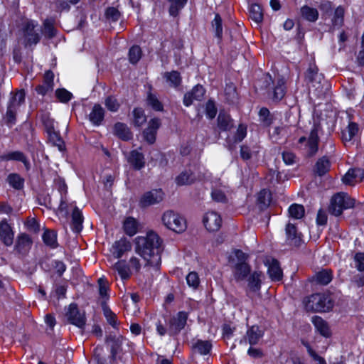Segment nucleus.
I'll return each mask as SVG.
<instances>
[{
    "mask_svg": "<svg viewBox=\"0 0 364 364\" xmlns=\"http://www.w3.org/2000/svg\"><path fill=\"white\" fill-rule=\"evenodd\" d=\"M105 111L100 104H95L88 117L92 124L99 127L105 119Z\"/></svg>",
    "mask_w": 364,
    "mask_h": 364,
    "instance_id": "nucleus-24",
    "label": "nucleus"
},
{
    "mask_svg": "<svg viewBox=\"0 0 364 364\" xmlns=\"http://www.w3.org/2000/svg\"><path fill=\"white\" fill-rule=\"evenodd\" d=\"M203 223L209 232H217L222 225V218L215 211H208L203 218Z\"/></svg>",
    "mask_w": 364,
    "mask_h": 364,
    "instance_id": "nucleus-15",
    "label": "nucleus"
},
{
    "mask_svg": "<svg viewBox=\"0 0 364 364\" xmlns=\"http://www.w3.org/2000/svg\"><path fill=\"white\" fill-rule=\"evenodd\" d=\"M307 311L327 313L333 310L335 301L330 294L326 292L314 293L307 296L304 301Z\"/></svg>",
    "mask_w": 364,
    "mask_h": 364,
    "instance_id": "nucleus-3",
    "label": "nucleus"
},
{
    "mask_svg": "<svg viewBox=\"0 0 364 364\" xmlns=\"http://www.w3.org/2000/svg\"><path fill=\"white\" fill-rule=\"evenodd\" d=\"M132 247L131 242L127 237H122L113 243L111 252L114 258L120 259L126 252L131 251Z\"/></svg>",
    "mask_w": 364,
    "mask_h": 364,
    "instance_id": "nucleus-16",
    "label": "nucleus"
},
{
    "mask_svg": "<svg viewBox=\"0 0 364 364\" xmlns=\"http://www.w3.org/2000/svg\"><path fill=\"white\" fill-rule=\"evenodd\" d=\"M41 122L46 133L55 130L54 120L48 114L42 115Z\"/></svg>",
    "mask_w": 364,
    "mask_h": 364,
    "instance_id": "nucleus-60",
    "label": "nucleus"
},
{
    "mask_svg": "<svg viewBox=\"0 0 364 364\" xmlns=\"http://www.w3.org/2000/svg\"><path fill=\"white\" fill-rule=\"evenodd\" d=\"M188 318L189 312L179 311L166 318L164 323L161 320H158L156 323V333L160 336H164L166 334L173 338L178 336L187 325Z\"/></svg>",
    "mask_w": 364,
    "mask_h": 364,
    "instance_id": "nucleus-2",
    "label": "nucleus"
},
{
    "mask_svg": "<svg viewBox=\"0 0 364 364\" xmlns=\"http://www.w3.org/2000/svg\"><path fill=\"white\" fill-rule=\"evenodd\" d=\"M114 134L124 141H128L133 137L132 132L125 123L116 122L113 127Z\"/></svg>",
    "mask_w": 364,
    "mask_h": 364,
    "instance_id": "nucleus-25",
    "label": "nucleus"
},
{
    "mask_svg": "<svg viewBox=\"0 0 364 364\" xmlns=\"http://www.w3.org/2000/svg\"><path fill=\"white\" fill-rule=\"evenodd\" d=\"M319 141L318 125L314 124L308 139H306V136H302L298 139V143L302 144L306 142V146L307 148L306 156L308 158H312L318 151Z\"/></svg>",
    "mask_w": 364,
    "mask_h": 364,
    "instance_id": "nucleus-9",
    "label": "nucleus"
},
{
    "mask_svg": "<svg viewBox=\"0 0 364 364\" xmlns=\"http://www.w3.org/2000/svg\"><path fill=\"white\" fill-rule=\"evenodd\" d=\"M55 20L46 18L43 21V32L46 38L51 39L57 34V29L54 26Z\"/></svg>",
    "mask_w": 364,
    "mask_h": 364,
    "instance_id": "nucleus-49",
    "label": "nucleus"
},
{
    "mask_svg": "<svg viewBox=\"0 0 364 364\" xmlns=\"http://www.w3.org/2000/svg\"><path fill=\"white\" fill-rule=\"evenodd\" d=\"M32 244V240L31 237L26 234V233H21L20 234L18 237L16 242V248L18 249L21 247H24L26 245H29Z\"/></svg>",
    "mask_w": 364,
    "mask_h": 364,
    "instance_id": "nucleus-62",
    "label": "nucleus"
},
{
    "mask_svg": "<svg viewBox=\"0 0 364 364\" xmlns=\"http://www.w3.org/2000/svg\"><path fill=\"white\" fill-rule=\"evenodd\" d=\"M211 27L215 33V37L218 39V43H220L223 41V19L220 14H215V17L211 21Z\"/></svg>",
    "mask_w": 364,
    "mask_h": 364,
    "instance_id": "nucleus-33",
    "label": "nucleus"
},
{
    "mask_svg": "<svg viewBox=\"0 0 364 364\" xmlns=\"http://www.w3.org/2000/svg\"><path fill=\"white\" fill-rule=\"evenodd\" d=\"M146 102L148 106H149L155 112H164V106L163 103L159 100L156 94L152 93L151 91L147 92Z\"/></svg>",
    "mask_w": 364,
    "mask_h": 364,
    "instance_id": "nucleus-41",
    "label": "nucleus"
},
{
    "mask_svg": "<svg viewBox=\"0 0 364 364\" xmlns=\"http://www.w3.org/2000/svg\"><path fill=\"white\" fill-rule=\"evenodd\" d=\"M359 126L355 122H349L346 130L341 132V138L344 141H351L358 133Z\"/></svg>",
    "mask_w": 364,
    "mask_h": 364,
    "instance_id": "nucleus-38",
    "label": "nucleus"
},
{
    "mask_svg": "<svg viewBox=\"0 0 364 364\" xmlns=\"http://www.w3.org/2000/svg\"><path fill=\"white\" fill-rule=\"evenodd\" d=\"M114 269L117 272L122 280H128L132 275L130 269L127 265L126 260L119 259L113 266Z\"/></svg>",
    "mask_w": 364,
    "mask_h": 364,
    "instance_id": "nucleus-35",
    "label": "nucleus"
},
{
    "mask_svg": "<svg viewBox=\"0 0 364 364\" xmlns=\"http://www.w3.org/2000/svg\"><path fill=\"white\" fill-rule=\"evenodd\" d=\"M7 182L15 190H21L24 187L25 180L18 173H11L7 176Z\"/></svg>",
    "mask_w": 364,
    "mask_h": 364,
    "instance_id": "nucleus-43",
    "label": "nucleus"
},
{
    "mask_svg": "<svg viewBox=\"0 0 364 364\" xmlns=\"http://www.w3.org/2000/svg\"><path fill=\"white\" fill-rule=\"evenodd\" d=\"M48 140L55 146H57L60 151H64L66 149L65 144L59 132L53 130L47 132Z\"/></svg>",
    "mask_w": 364,
    "mask_h": 364,
    "instance_id": "nucleus-36",
    "label": "nucleus"
},
{
    "mask_svg": "<svg viewBox=\"0 0 364 364\" xmlns=\"http://www.w3.org/2000/svg\"><path fill=\"white\" fill-rule=\"evenodd\" d=\"M196 101H202L206 93V90L201 84L194 85L189 91Z\"/></svg>",
    "mask_w": 364,
    "mask_h": 364,
    "instance_id": "nucleus-57",
    "label": "nucleus"
},
{
    "mask_svg": "<svg viewBox=\"0 0 364 364\" xmlns=\"http://www.w3.org/2000/svg\"><path fill=\"white\" fill-rule=\"evenodd\" d=\"M42 240L45 245L50 249L54 250L59 246L58 242V234L55 230L45 228L42 235Z\"/></svg>",
    "mask_w": 364,
    "mask_h": 364,
    "instance_id": "nucleus-28",
    "label": "nucleus"
},
{
    "mask_svg": "<svg viewBox=\"0 0 364 364\" xmlns=\"http://www.w3.org/2000/svg\"><path fill=\"white\" fill-rule=\"evenodd\" d=\"M9 161L21 162L26 171L31 170V162L26 155L21 151H12L0 155V161Z\"/></svg>",
    "mask_w": 364,
    "mask_h": 364,
    "instance_id": "nucleus-17",
    "label": "nucleus"
},
{
    "mask_svg": "<svg viewBox=\"0 0 364 364\" xmlns=\"http://www.w3.org/2000/svg\"><path fill=\"white\" fill-rule=\"evenodd\" d=\"M247 136V127L242 124H239L236 132L233 136L232 144H229L230 149H232L235 144L241 142Z\"/></svg>",
    "mask_w": 364,
    "mask_h": 364,
    "instance_id": "nucleus-50",
    "label": "nucleus"
},
{
    "mask_svg": "<svg viewBox=\"0 0 364 364\" xmlns=\"http://www.w3.org/2000/svg\"><path fill=\"white\" fill-rule=\"evenodd\" d=\"M345 9L342 6L336 8L331 23L333 27L341 28L344 23Z\"/></svg>",
    "mask_w": 364,
    "mask_h": 364,
    "instance_id": "nucleus-44",
    "label": "nucleus"
},
{
    "mask_svg": "<svg viewBox=\"0 0 364 364\" xmlns=\"http://www.w3.org/2000/svg\"><path fill=\"white\" fill-rule=\"evenodd\" d=\"M133 125L139 128L144 125L147 120L144 109L142 107H134L132 110Z\"/></svg>",
    "mask_w": 364,
    "mask_h": 364,
    "instance_id": "nucleus-40",
    "label": "nucleus"
},
{
    "mask_svg": "<svg viewBox=\"0 0 364 364\" xmlns=\"http://www.w3.org/2000/svg\"><path fill=\"white\" fill-rule=\"evenodd\" d=\"M264 331L260 329L258 325L247 326L246 334L240 340L239 343L255 346L258 344L259 340L264 336Z\"/></svg>",
    "mask_w": 364,
    "mask_h": 364,
    "instance_id": "nucleus-14",
    "label": "nucleus"
},
{
    "mask_svg": "<svg viewBox=\"0 0 364 364\" xmlns=\"http://www.w3.org/2000/svg\"><path fill=\"white\" fill-rule=\"evenodd\" d=\"M124 339V338L122 335L116 336L109 334L106 336L105 342L110 346V354L108 358L111 363H116L117 360H122V355H120V353L123 351Z\"/></svg>",
    "mask_w": 364,
    "mask_h": 364,
    "instance_id": "nucleus-10",
    "label": "nucleus"
},
{
    "mask_svg": "<svg viewBox=\"0 0 364 364\" xmlns=\"http://www.w3.org/2000/svg\"><path fill=\"white\" fill-rule=\"evenodd\" d=\"M104 316L107 323L114 329H118L119 322L117 315L109 308H103Z\"/></svg>",
    "mask_w": 364,
    "mask_h": 364,
    "instance_id": "nucleus-54",
    "label": "nucleus"
},
{
    "mask_svg": "<svg viewBox=\"0 0 364 364\" xmlns=\"http://www.w3.org/2000/svg\"><path fill=\"white\" fill-rule=\"evenodd\" d=\"M142 57V50L138 45H133L129 49L128 59L131 64L136 65Z\"/></svg>",
    "mask_w": 364,
    "mask_h": 364,
    "instance_id": "nucleus-45",
    "label": "nucleus"
},
{
    "mask_svg": "<svg viewBox=\"0 0 364 364\" xmlns=\"http://www.w3.org/2000/svg\"><path fill=\"white\" fill-rule=\"evenodd\" d=\"M333 278V271L331 269H322L317 272L314 276L316 283L322 286H326L330 284Z\"/></svg>",
    "mask_w": 364,
    "mask_h": 364,
    "instance_id": "nucleus-30",
    "label": "nucleus"
},
{
    "mask_svg": "<svg viewBox=\"0 0 364 364\" xmlns=\"http://www.w3.org/2000/svg\"><path fill=\"white\" fill-rule=\"evenodd\" d=\"M269 81L266 80L265 85L267 97L274 103L280 102L287 92V81L282 75L273 79L268 73Z\"/></svg>",
    "mask_w": 364,
    "mask_h": 364,
    "instance_id": "nucleus-4",
    "label": "nucleus"
},
{
    "mask_svg": "<svg viewBox=\"0 0 364 364\" xmlns=\"http://www.w3.org/2000/svg\"><path fill=\"white\" fill-rule=\"evenodd\" d=\"M300 12L301 16L309 22H316L318 18V12L317 9L308 5L301 6Z\"/></svg>",
    "mask_w": 364,
    "mask_h": 364,
    "instance_id": "nucleus-42",
    "label": "nucleus"
},
{
    "mask_svg": "<svg viewBox=\"0 0 364 364\" xmlns=\"http://www.w3.org/2000/svg\"><path fill=\"white\" fill-rule=\"evenodd\" d=\"M139 223L134 217H127L123 222L122 228L124 232L129 237L135 235L139 231Z\"/></svg>",
    "mask_w": 364,
    "mask_h": 364,
    "instance_id": "nucleus-29",
    "label": "nucleus"
},
{
    "mask_svg": "<svg viewBox=\"0 0 364 364\" xmlns=\"http://www.w3.org/2000/svg\"><path fill=\"white\" fill-rule=\"evenodd\" d=\"M105 105L112 112H117L120 108V104L114 95H109L105 98Z\"/></svg>",
    "mask_w": 364,
    "mask_h": 364,
    "instance_id": "nucleus-55",
    "label": "nucleus"
},
{
    "mask_svg": "<svg viewBox=\"0 0 364 364\" xmlns=\"http://www.w3.org/2000/svg\"><path fill=\"white\" fill-rule=\"evenodd\" d=\"M164 192L161 188L152 189L144 193L139 200V206L144 209L161 202L164 199Z\"/></svg>",
    "mask_w": 364,
    "mask_h": 364,
    "instance_id": "nucleus-11",
    "label": "nucleus"
},
{
    "mask_svg": "<svg viewBox=\"0 0 364 364\" xmlns=\"http://www.w3.org/2000/svg\"><path fill=\"white\" fill-rule=\"evenodd\" d=\"M127 161L135 171H140L146 165L144 154L136 149L132 150L129 152Z\"/></svg>",
    "mask_w": 364,
    "mask_h": 364,
    "instance_id": "nucleus-21",
    "label": "nucleus"
},
{
    "mask_svg": "<svg viewBox=\"0 0 364 364\" xmlns=\"http://www.w3.org/2000/svg\"><path fill=\"white\" fill-rule=\"evenodd\" d=\"M354 205V199L346 193L339 192L331 197L328 210L331 215L338 217L341 215L345 210L352 208Z\"/></svg>",
    "mask_w": 364,
    "mask_h": 364,
    "instance_id": "nucleus-5",
    "label": "nucleus"
},
{
    "mask_svg": "<svg viewBox=\"0 0 364 364\" xmlns=\"http://www.w3.org/2000/svg\"><path fill=\"white\" fill-rule=\"evenodd\" d=\"M311 322L314 326L316 331L324 338H330L332 335L328 323L322 317L319 316H314Z\"/></svg>",
    "mask_w": 364,
    "mask_h": 364,
    "instance_id": "nucleus-22",
    "label": "nucleus"
},
{
    "mask_svg": "<svg viewBox=\"0 0 364 364\" xmlns=\"http://www.w3.org/2000/svg\"><path fill=\"white\" fill-rule=\"evenodd\" d=\"M105 14L107 18H110L113 21H117L121 16L119 11L113 6L107 7Z\"/></svg>",
    "mask_w": 364,
    "mask_h": 364,
    "instance_id": "nucleus-64",
    "label": "nucleus"
},
{
    "mask_svg": "<svg viewBox=\"0 0 364 364\" xmlns=\"http://www.w3.org/2000/svg\"><path fill=\"white\" fill-rule=\"evenodd\" d=\"M304 78L306 82L311 83L313 86H315L314 83L321 84V82L324 80V75L322 73H318V67L314 65L309 66L306 70Z\"/></svg>",
    "mask_w": 364,
    "mask_h": 364,
    "instance_id": "nucleus-26",
    "label": "nucleus"
},
{
    "mask_svg": "<svg viewBox=\"0 0 364 364\" xmlns=\"http://www.w3.org/2000/svg\"><path fill=\"white\" fill-rule=\"evenodd\" d=\"M191 174L186 171L180 173L176 178V183L178 186H183L191 183Z\"/></svg>",
    "mask_w": 364,
    "mask_h": 364,
    "instance_id": "nucleus-63",
    "label": "nucleus"
},
{
    "mask_svg": "<svg viewBox=\"0 0 364 364\" xmlns=\"http://www.w3.org/2000/svg\"><path fill=\"white\" fill-rule=\"evenodd\" d=\"M213 350V343L210 340L197 339L193 341L191 346V351L193 355L208 356L205 360L208 363L209 356Z\"/></svg>",
    "mask_w": 364,
    "mask_h": 364,
    "instance_id": "nucleus-13",
    "label": "nucleus"
},
{
    "mask_svg": "<svg viewBox=\"0 0 364 364\" xmlns=\"http://www.w3.org/2000/svg\"><path fill=\"white\" fill-rule=\"evenodd\" d=\"M218 127L221 132H228L233 127L232 119L225 112H220L217 119Z\"/></svg>",
    "mask_w": 364,
    "mask_h": 364,
    "instance_id": "nucleus-34",
    "label": "nucleus"
},
{
    "mask_svg": "<svg viewBox=\"0 0 364 364\" xmlns=\"http://www.w3.org/2000/svg\"><path fill=\"white\" fill-rule=\"evenodd\" d=\"M55 95L60 102L64 104L70 102L73 97V93L65 88L56 89L55 91Z\"/></svg>",
    "mask_w": 364,
    "mask_h": 364,
    "instance_id": "nucleus-51",
    "label": "nucleus"
},
{
    "mask_svg": "<svg viewBox=\"0 0 364 364\" xmlns=\"http://www.w3.org/2000/svg\"><path fill=\"white\" fill-rule=\"evenodd\" d=\"M282 158L284 163L287 166H291L294 164L296 162V156L294 153L289 151H284L282 153Z\"/></svg>",
    "mask_w": 364,
    "mask_h": 364,
    "instance_id": "nucleus-61",
    "label": "nucleus"
},
{
    "mask_svg": "<svg viewBox=\"0 0 364 364\" xmlns=\"http://www.w3.org/2000/svg\"><path fill=\"white\" fill-rule=\"evenodd\" d=\"M262 272L255 271L248 277V287L253 292L259 291L262 286Z\"/></svg>",
    "mask_w": 364,
    "mask_h": 364,
    "instance_id": "nucleus-39",
    "label": "nucleus"
},
{
    "mask_svg": "<svg viewBox=\"0 0 364 364\" xmlns=\"http://www.w3.org/2000/svg\"><path fill=\"white\" fill-rule=\"evenodd\" d=\"M188 0H168L169 3L168 14L172 17L179 16L181 10L184 9Z\"/></svg>",
    "mask_w": 364,
    "mask_h": 364,
    "instance_id": "nucleus-37",
    "label": "nucleus"
},
{
    "mask_svg": "<svg viewBox=\"0 0 364 364\" xmlns=\"http://www.w3.org/2000/svg\"><path fill=\"white\" fill-rule=\"evenodd\" d=\"M205 112L207 118L209 119H213L216 117L218 108L213 99L210 98L207 100L205 105Z\"/></svg>",
    "mask_w": 364,
    "mask_h": 364,
    "instance_id": "nucleus-52",
    "label": "nucleus"
},
{
    "mask_svg": "<svg viewBox=\"0 0 364 364\" xmlns=\"http://www.w3.org/2000/svg\"><path fill=\"white\" fill-rule=\"evenodd\" d=\"M161 126V120L159 117L149 119L147 127L142 131V137L148 144L152 145L156 141L158 130Z\"/></svg>",
    "mask_w": 364,
    "mask_h": 364,
    "instance_id": "nucleus-12",
    "label": "nucleus"
},
{
    "mask_svg": "<svg viewBox=\"0 0 364 364\" xmlns=\"http://www.w3.org/2000/svg\"><path fill=\"white\" fill-rule=\"evenodd\" d=\"M289 217L299 220L301 219L305 214V209L303 205L293 203L288 208Z\"/></svg>",
    "mask_w": 364,
    "mask_h": 364,
    "instance_id": "nucleus-48",
    "label": "nucleus"
},
{
    "mask_svg": "<svg viewBox=\"0 0 364 364\" xmlns=\"http://www.w3.org/2000/svg\"><path fill=\"white\" fill-rule=\"evenodd\" d=\"M259 120L264 127H269L274 122V117L268 108L263 107L259 111Z\"/></svg>",
    "mask_w": 364,
    "mask_h": 364,
    "instance_id": "nucleus-46",
    "label": "nucleus"
},
{
    "mask_svg": "<svg viewBox=\"0 0 364 364\" xmlns=\"http://www.w3.org/2000/svg\"><path fill=\"white\" fill-rule=\"evenodd\" d=\"M84 217L77 206H75L71 214V229L74 233L79 234L83 228Z\"/></svg>",
    "mask_w": 364,
    "mask_h": 364,
    "instance_id": "nucleus-23",
    "label": "nucleus"
},
{
    "mask_svg": "<svg viewBox=\"0 0 364 364\" xmlns=\"http://www.w3.org/2000/svg\"><path fill=\"white\" fill-rule=\"evenodd\" d=\"M26 92L24 90H20L14 94L7 104L6 112L5 114V124L9 127H12L16 123V101L18 100V105H21L25 102Z\"/></svg>",
    "mask_w": 364,
    "mask_h": 364,
    "instance_id": "nucleus-6",
    "label": "nucleus"
},
{
    "mask_svg": "<svg viewBox=\"0 0 364 364\" xmlns=\"http://www.w3.org/2000/svg\"><path fill=\"white\" fill-rule=\"evenodd\" d=\"M265 265L268 267L267 274L272 282H279L283 279V271L278 259L272 258L271 262L267 261Z\"/></svg>",
    "mask_w": 364,
    "mask_h": 364,
    "instance_id": "nucleus-19",
    "label": "nucleus"
},
{
    "mask_svg": "<svg viewBox=\"0 0 364 364\" xmlns=\"http://www.w3.org/2000/svg\"><path fill=\"white\" fill-rule=\"evenodd\" d=\"M267 191L266 189H262L258 193L257 204L262 210L267 209L269 206L270 198L267 200Z\"/></svg>",
    "mask_w": 364,
    "mask_h": 364,
    "instance_id": "nucleus-56",
    "label": "nucleus"
},
{
    "mask_svg": "<svg viewBox=\"0 0 364 364\" xmlns=\"http://www.w3.org/2000/svg\"><path fill=\"white\" fill-rule=\"evenodd\" d=\"M68 322L81 330H84L87 323V316L85 310H80L78 305L73 302L69 304L65 312Z\"/></svg>",
    "mask_w": 364,
    "mask_h": 364,
    "instance_id": "nucleus-8",
    "label": "nucleus"
},
{
    "mask_svg": "<svg viewBox=\"0 0 364 364\" xmlns=\"http://www.w3.org/2000/svg\"><path fill=\"white\" fill-rule=\"evenodd\" d=\"M251 272V266L248 263H236L235 265L234 276L236 280L245 279Z\"/></svg>",
    "mask_w": 364,
    "mask_h": 364,
    "instance_id": "nucleus-32",
    "label": "nucleus"
},
{
    "mask_svg": "<svg viewBox=\"0 0 364 364\" xmlns=\"http://www.w3.org/2000/svg\"><path fill=\"white\" fill-rule=\"evenodd\" d=\"M161 219L164 225L168 229L176 233H182L187 228L186 219L173 210L166 211Z\"/></svg>",
    "mask_w": 364,
    "mask_h": 364,
    "instance_id": "nucleus-7",
    "label": "nucleus"
},
{
    "mask_svg": "<svg viewBox=\"0 0 364 364\" xmlns=\"http://www.w3.org/2000/svg\"><path fill=\"white\" fill-rule=\"evenodd\" d=\"M358 174L363 175V173L359 168L349 169L343 178V182L345 184H351L353 181L358 176Z\"/></svg>",
    "mask_w": 364,
    "mask_h": 364,
    "instance_id": "nucleus-59",
    "label": "nucleus"
},
{
    "mask_svg": "<svg viewBox=\"0 0 364 364\" xmlns=\"http://www.w3.org/2000/svg\"><path fill=\"white\" fill-rule=\"evenodd\" d=\"M163 77L168 82L170 87L174 88L180 87L183 82L181 73L178 70L165 72L163 75Z\"/></svg>",
    "mask_w": 364,
    "mask_h": 364,
    "instance_id": "nucleus-31",
    "label": "nucleus"
},
{
    "mask_svg": "<svg viewBox=\"0 0 364 364\" xmlns=\"http://www.w3.org/2000/svg\"><path fill=\"white\" fill-rule=\"evenodd\" d=\"M104 348L102 346H97L93 349V360L95 364H109L107 358L103 355Z\"/></svg>",
    "mask_w": 364,
    "mask_h": 364,
    "instance_id": "nucleus-53",
    "label": "nucleus"
},
{
    "mask_svg": "<svg viewBox=\"0 0 364 364\" xmlns=\"http://www.w3.org/2000/svg\"><path fill=\"white\" fill-rule=\"evenodd\" d=\"M287 242L295 247H300L302 243L303 235L298 231L295 224L288 223L285 227Z\"/></svg>",
    "mask_w": 364,
    "mask_h": 364,
    "instance_id": "nucleus-18",
    "label": "nucleus"
},
{
    "mask_svg": "<svg viewBox=\"0 0 364 364\" xmlns=\"http://www.w3.org/2000/svg\"><path fill=\"white\" fill-rule=\"evenodd\" d=\"M250 16L255 22L257 23L262 22L264 14L262 6L256 3L252 4L250 7Z\"/></svg>",
    "mask_w": 364,
    "mask_h": 364,
    "instance_id": "nucleus-47",
    "label": "nucleus"
},
{
    "mask_svg": "<svg viewBox=\"0 0 364 364\" xmlns=\"http://www.w3.org/2000/svg\"><path fill=\"white\" fill-rule=\"evenodd\" d=\"M135 251L147 264L159 269L161 264L163 240L157 233L151 230L145 237L138 236L134 240Z\"/></svg>",
    "mask_w": 364,
    "mask_h": 364,
    "instance_id": "nucleus-1",
    "label": "nucleus"
},
{
    "mask_svg": "<svg viewBox=\"0 0 364 364\" xmlns=\"http://www.w3.org/2000/svg\"><path fill=\"white\" fill-rule=\"evenodd\" d=\"M186 283L194 289H198L200 285V278L198 274L195 272H190L186 277Z\"/></svg>",
    "mask_w": 364,
    "mask_h": 364,
    "instance_id": "nucleus-58",
    "label": "nucleus"
},
{
    "mask_svg": "<svg viewBox=\"0 0 364 364\" xmlns=\"http://www.w3.org/2000/svg\"><path fill=\"white\" fill-rule=\"evenodd\" d=\"M14 233L11 225L6 219L0 222V239L3 244L7 247L11 246L14 242Z\"/></svg>",
    "mask_w": 364,
    "mask_h": 364,
    "instance_id": "nucleus-20",
    "label": "nucleus"
},
{
    "mask_svg": "<svg viewBox=\"0 0 364 364\" xmlns=\"http://www.w3.org/2000/svg\"><path fill=\"white\" fill-rule=\"evenodd\" d=\"M331 165V161L328 156H323L316 161L314 167V172L316 175L322 177L330 171Z\"/></svg>",
    "mask_w": 364,
    "mask_h": 364,
    "instance_id": "nucleus-27",
    "label": "nucleus"
}]
</instances>
